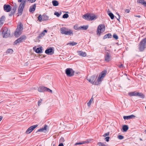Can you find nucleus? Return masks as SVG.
Instances as JSON below:
<instances>
[{
	"label": "nucleus",
	"mask_w": 146,
	"mask_h": 146,
	"mask_svg": "<svg viewBox=\"0 0 146 146\" xmlns=\"http://www.w3.org/2000/svg\"><path fill=\"white\" fill-rule=\"evenodd\" d=\"M88 28V26L86 25L85 26L84 25L83 26H81L79 27V29H82L83 30H87Z\"/></svg>",
	"instance_id": "cd10ccee"
},
{
	"label": "nucleus",
	"mask_w": 146,
	"mask_h": 146,
	"mask_svg": "<svg viewBox=\"0 0 146 146\" xmlns=\"http://www.w3.org/2000/svg\"><path fill=\"white\" fill-rule=\"evenodd\" d=\"M137 96L142 98H143L145 97V96L144 94L140 92H137Z\"/></svg>",
	"instance_id": "4be33fe9"
},
{
	"label": "nucleus",
	"mask_w": 146,
	"mask_h": 146,
	"mask_svg": "<svg viewBox=\"0 0 146 146\" xmlns=\"http://www.w3.org/2000/svg\"><path fill=\"white\" fill-rule=\"evenodd\" d=\"M110 134V133L109 132H108V133H105L104 135V137H106L107 136H108Z\"/></svg>",
	"instance_id": "a18cd8bd"
},
{
	"label": "nucleus",
	"mask_w": 146,
	"mask_h": 146,
	"mask_svg": "<svg viewBox=\"0 0 146 146\" xmlns=\"http://www.w3.org/2000/svg\"><path fill=\"white\" fill-rule=\"evenodd\" d=\"M38 125H36L31 126L29 127L26 131L25 133L26 134L30 133L35 129L38 126Z\"/></svg>",
	"instance_id": "9d476101"
},
{
	"label": "nucleus",
	"mask_w": 146,
	"mask_h": 146,
	"mask_svg": "<svg viewBox=\"0 0 146 146\" xmlns=\"http://www.w3.org/2000/svg\"><path fill=\"white\" fill-rule=\"evenodd\" d=\"M77 53L80 56L82 57H85L86 56V52L81 51H78Z\"/></svg>",
	"instance_id": "f3484780"
},
{
	"label": "nucleus",
	"mask_w": 146,
	"mask_h": 146,
	"mask_svg": "<svg viewBox=\"0 0 146 146\" xmlns=\"http://www.w3.org/2000/svg\"><path fill=\"white\" fill-rule=\"evenodd\" d=\"M62 13L60 12V13H59L58 12H55L54 13V15H56L57 17H59L61 14Z\"/></svg>",
	"instance_id": "72a5a7b5"
},
{
	"label": "nucleus",
	"mask_w": 146,
	"mask_h": 146,
	"mask_svg": "<svg viewBox=\"0 0 146 146\" xmlns=\"http://www.w3.org/2000/svg\"><path fill=\"white\" fill-rule=\"evenodd\" d=\"M45 53L47 54L51 55L54 53V51L52 48H50L46 50Z\"/></svg>",
	"instance_id": "f8f14e48"
},
{
	"label": "nucleus",
	"mask_w": 146,
	"mask_h": 146,
	"mask_svg": "<svg viewBox=\"0 0 146 146\" xmlns=\"http://www.w3.org/2000/svg\"><path fill=\"white\" fill-rule=\"evenodd\" d=\"M118 138L119 139L121 140L123 139L124 136L122 135H119L118 136Z\"/></svg>",
	"instance_id": "ea45409f"
},
{
	"label": "nucleus",
	"mask_w": 146,
	"mask_h": 146,
	"mask_svg": "<svg viewBox=\"0 0 146 146\" xmlns=\"http://www.w3.org/2000/svg\"><path fill=\"white\" fill-rule=\"evenodd\" d=\"M117 15H118V18H117V19L119 21V19H120V15H119V14H117Z\"/></svg>",
	"instance_id": "5fc2aeb1"
},
{
	"label": "nucleus",
	"mask_w": 146,
	"mask_h": 146,
	"mask_svg": "<svg viewBox=\"0 0 146 146\" xmlns=\"http://www.w3.org/2000/svg\"><path fill=\"white\" fill-rule=\"evenodd\" d=\"M3 119V117L2 116H0V121Z\"/></svg>",
	"instance_id": "052dcab7"
},
{
	"label": "nucleus",
	"mask_w": 146,
	"mask_h": 146,
	"mask_svg": "<svg viewBox=\"0 0 146 146\" xmlns=\"http://www.w3.org/2000/svg\"><path fill=\"white\" fill-rule=\"evenodd\" d=\"M23 29V25L22 24L18 25L14 33V36L16 37H18L21 34Z\"/></svg>",
	"instance_id": "7ed1b4c3"
},
{
	"label": "nucleus",
	"mask_w": 146,
	"mask_h": 146,
	"mask_svg": "<svg viewBox=\"0 0 146 146\" xmlns=\"http://www.w3.org/2000/svg\"><path fill=\"white\" fill-rule=\"evenodd\" d=\"M108 15L111 18V19H114V15H113V14L112 13H111V12L108 13Z\"/></svg>",
	"instance_id": "7c9ffc66"
},
{
	"label": "nucleus",
	"mask_w": 146,
	"mask_h": 146,
	"mask_svg": "<svg viewBox=\"0 0 146 146\" xmlns=\"http://www.w3.org/2000/svg\"><path fill=\"white\" fill-rule=\"evenodd\" d=\"M26 2L25 0H24L19 5L18 10V13L17 14H19L18 15H21L22 14L23 9L25 7Z\"/></svg>",
	"instance_id": "39448f33"
},
{
	"label": "nucleus",
	"mask_w": 146,
	"mask_h": 146,
	"mask_svg": "<svg viewBox=\"0 0 146 146\" xmlns=\"http://www.w3.org/2000/svg\"><path fill=\"white\" fill-rule=\"evenodd\" d=\"M43 21H46L49 19V17L46 14H43L42 15Z\"/></svg>",
	"instance_id": "5701e85b"
},
{
	"label": "nucleus",
	"mask_w": 146,
	"mask_h": 146,
	"mask_svg": "<svg viewBox=\"0 0 146 146\" xmlns=\"http://www.w3.org/2000/svg\"><path fill=\"white\" fill-rule=\"evenodd\" d=\"M46 87L44 86L40 87L38 88V91L40 92L45 91Z\"/></svg>",
	"instance_id": "6ab92c4d"
},
{
	"label": "nucleus",
	"mask_w": 146,
	"mask_h": 146,
	"mask_svg": "<svg viewBox=\"0 0 146 146\" xmlns=\"http://www.w3.org/2000/svg\"><path fill=\"white\" fill-rule=\"evenodd\" d=\"M93 98H91L88 102L87 103V105L88 106H90V105L91 104V102L93 101Z\"/></svg>",
	"instance_id": "f704fd0d"
},
{
	"label": "nucleus",
	"mask_w": 146,
	"mask_h": 146,
	"mask_svg": "<svg viewBox=\"0 0 146 146\" xmlns=\"http://www.w3.org/2000/svg\"><path fill=\"white\" fill-rule=\"evenodd\" d=\"M97 145L99 146H107L104 143L101 142H99L97 143Z\"/></svg>",
	"instance_id": "473e14b6"
},
{
	"label": "nucleus",
	"mask_w": 146,
	"mask_h": 146,
	"mask_svg": "<svg viewBox=\"0 0 146 146\" xmlns=\"http://www.w3.org/2000/svg\"><path fill=\"white\" fill-rule=\"evenodd\" d=\"M13 6H14V7H16V8H17V5L15 3L14 4H13Z\"/></svg>",
	"instance_id": "6e6d98bb"
},
{
	"label": "nucleus",
	"mask_w": 146,
	"mask_h": 146,
	"mask_svg": "<svg viewBox=\"0 0 146 146\" xmlns=\"http://www.w3.org/2000/svg\"><path fill=\"white\" fill-rule=\"evenodd\" d=\"M4 10L7 12H9L11 9L10 6L8 4H5L3 6Z\"/></svg>",
	"instance_id": "9b49d317"
},
{
	"label": "nucleus",
	"mask_w": 146,
	"mask_h": 146,
	"mask_svg": "<svg viewBox=\"0 0 146 146\" xmlns=\"http://www.w3.org/2000/svg\"><path fill=\"white\" fill-rule=\"evenodd\" d=\"M42 100L41 99L40 100H38V106H40V105H41V104L42 103Z\"/></svg>",
	"instance_id": "a19ab883"
},
{
	"label": "nucleus",
	"mask_w": 146,
	"mask_h": 146,
	"mask_svg": "<svg viewBox=\"0 0 146 146\" xmlns=\"http://www.w3.org/2000/svg\"><path fill=\"white\" fill-rule=\"evenodd\" d=\"M38 19L39 22H41L42 21H43L42 15H39L38 17Z\"/></svg>",
	"instance_id": "2f4dec72"
},
{
	"label": "nucleus",
	"mask_w": 146,
	"mask_h": 146,
	"mask_svg": "<svg viewBox=\"0 0 146 146\" xmlns=\"http://www.w3.org/2000/svg\"><path fill=\"white\" fill-rule=\"evenodd\" d=\"M110 137H106L105 138V140L107 142H108L109 141V139H110Z\"/></svg>",
	"instance_id": "79ce46f5"
},
{
	"label": "nucleus",
	"mask_w": 146,
	"mask_h": 146,
	"mask_svg": "<svg viewBox=\"0 0 146 146\" xmlns=\"http://www.w3.org/2000/svg\"><path fill=\"white\" fill-rule=\"evenodd\" d=\"M65 72L67 76L71 77L74 75V71L72 69L68 68L66 70Z\"/></svg>",
	"instance_id": "6e6552de"
},
{
	"label": "nucleus",
	"mask_w": 146,
	"mask_h": 146,
	"mask_svg": "<svg viewBox=\"0 0 146 146\" xmlns=\"http://www.w3.org/2000/svg\"><path fill=\"white\" fill-rule=\"evenodd\" d=\"M77 44V43H76V42H71L68 44H69L72 46H74V45H76Z\"/></svg>",
	"instance_id": "c9c22d12"
},
{
	"label": "nucleus",
	"mask_w": 146,
	"mask_h": 146,
	"mask_svg": "<svg viewBox=\"0 0 146 146\" xmlns=\"http://www.w3.org/2000/svg\"><path fill=\"white\" fill-rule=\"evenodd\" d=\"M29 1H30L31 3H33L35 2L36 0H28Z\"/></svg>",
	"instance_id": "09e8293b"
},
{
	"label": "nucleus",
	"mask_w": 146,
	"mask_h": 146,
	"mask_svg": "<svg viewBox=\"0 0 146 146\" xmlns=\"http://www.w3.org/2000/svg\"><path fill=\"white\" fill-rule=\"evenodd\" d=\"M14 13H13V11H11V14L9 15L10 16H12L13 15H14Z\"/></svg>",
	"instance_id": "864d4df0"
},
{
	"label": "nucleus",
	"mask_w": 146,
	"mask_h": 146,
	"mask_svg": "<svg viewBox=\"0 0 146 146\" xmlns=\"http://www.w3.org/2000/svg\"><path fill=\"white\" fill-rule=\"evenodd\" d=\"M74 28L75 30H77L78 29H79V27L78 28V26L77 25H75L74 27Z\"/></svg>",
	"instance_id": "de8ad7c7"
},
{
	"label": "nucleus",
	"mask_w": 146,
	"mask_h": 146,
	"mask_svg": "<svg viewBox=\"0 0 146 146\" xmlns=\"http://www.w3.org/2000/svg\"><path fill=\"white\" fill-rule=\"evenodd\" d=\"M137 92H131L129 93L128 95L130 96H137Z\"/></svg>",
	"instance_id": "b1692460"
},
{
	"label": "nucleus",
	"mask_w": 146,
	"mask_h": 146,
	"mask_svg": "<svg viewBox=\"0 0 146 146\" xmlns=\"http://www.w3.org/2000/svg\"><path fill=\"white\" fill-rule=\"evenodd\" d=\"M42 50L41 47L38 48H36L35 50V52L36 53H41L42 52Z\"/></svg>",
	"instance_id": "c85d7f7f"
},
{
	"label": "nucleus",
	"mask_w": 146,
	"mask_h": 146,
	"mask_svg": "<svg viewBox=\"0 0 146 146\" xmlns=\"http://www.w3.org/2000/svg\"><path fill=\"white\" fill-rule=\"evenodd\" d=\"M135 16L139 18H140L141 17V16L140 15H135Z\"/></svg>",
	"instance_id": "bf43d9fd"
},
{
	"label": "nucleus",
	"mask_w": 146,
	"mask_h": 146,
	"mask_svg": "<svg viewBox=\"0 0 146 146\" xmlns=\"http://www.w3.org/2000/svg\"><path fill=\"white\" fill-rule=\"evenodd\" d=\"M16 7H13V9L12 10V11L13 12V13H15V11L16 10L17 8H16Z\"/></svg>",
	"instance_id": "37998d69"
},
{
	"label": "nucleus",
	"mask_w": 146,
	"mask_h": 146,
	"mask_svg": "<svg viewBox=\"0 0 146 146\" xmlns=\"http://www.w3.org/2000/svg\"><path fill=\"white\" fill-rule=\"evenodd\" d=\"M50 89L46 87L45 91L49 92Z\"/></svg>",
	"instance_id": "8fccbe9b"
},
{
	"label": "nucleus",
	"mask_w": 146,
	"mask_h": 146,
	"mask_svg": "<svg viewBox=\"0 0 146 146\" xmlns=\"http://www.w3.org/2000/svg\"><path fill=\"white\" fill-rule=\"evenodd\" d=\"M105 26L104 25L101 24L98 27L97 33L98 35H100V34L105 31Z\"/></svg>",
	"instance_id": "0eeeda50"
},
{
	"label": "nucleus",
	"mask_w": 146,
	"mask_h": 146,
	"mask_svg": "<svg viewBox=\"0 0 146 146\" xmlns=\"http://www.w3.org/2000/svg\"><path fill=\"white\" fill-rule=\"evenodd\" d=\"M36 7V4H35L31 6L30 7L29 11V12L33 13L35 11Z\"/></svg>",
	"instance_id": "2eb2a0df"
},
{
	"label": "nucleus",
	"mask_w": 146,
	"mask_h": 146,
	"mask_svg": "<svg viewBox=\"0 0 146 146\" xmlns=\"http://www.w3.org/2000/svg\"><path fill=\"white\" fill-rule=\"evenodd\" d=\"M26 38L25 35L21 36L14 42V44H17L18 43L22 42L23 40H25Z\"/></svg>",
	"instance_id": "1a4fd4ad"
},
{
	"label": "nucleus",
	"mask_w": 146,
	"mask_h": 146,
	"mask_svg": "<svg viewBox=\"0 0 146 146\" xmlns=\"http://www.w3.org/2000/svg\"><path fill=\"white\" fill-rule=\"evenodd\" d=\"M125 11L127 13H129L130 12V10L129 9H126L125 10Z\"/></svg>",
	"instance_id": "3c124183"
},
{
	"label": "nucleus",
	"mask_w": 146,
	"mask_h": 146,
	"mask_svg": "<svg viewBox=\"0 0 146 146\" xmlns=\"http://www.w3.org/2000/svg\"><path fill=\"white\" fill-rule=\"evenodd\" d=\"M47 31L46 30H45L42 31L40 35L38 36V38H40L41 37L44 36L45 35V33H47Z\"/></svg>",
	"instance_id": "aec40b11"
},
{
	"label": "nucleus",
	"mask_w": 146,
	"mask_h": 146,
	"mask_svg": "<svg viewBox=\"0 0 146 146\" xmlns=\"http://www.w3.org/2000/svg\"><path fill=\"white\" fill-rule=\"evenodd\" d=\"M145 132L146 133V129L145 130Z\"/></svg>",
	"instance_id": "e2e57ef3"
},
{
	"label": "nucleus",
	"mask_w": 146,
	"mask_h": 146,
	"mask_svg": "<svg viewBox=\"0 0 146 146\" xmlns=\"http://www.w3.org/2000/svg\"><path fill=\"white\" fill-rule=\"evenodd\" d=\"M113 36V37L116 40H117L118 38V36L115 34H114Z\"/></svg>",
	"instance_id": "58836bf2"
},
{
	"label": "nucleus",
	"mask_w": 146,
	"mask_h": 146,
	"mask_svg": "<svg viewBox=\"0 0 146 146\" xmlns=\"http://www.w3.org/2000/svg\"><path fill=\"white\" fill-rule=\"evenodd\" d=\"M53 5L54 6H56L58 5V1L56 0H54L52 1Z\"/></svg>",
	"instance_id": "c756f323"
},
{
	"label": "nucleus",
	"mask_w": 146,
	"mask_h": 146,
	"mask_svg": "<svg viewBox=\"0 0 146 146\" xmlns=\"http://www.w3.org/2000/svg\"><path fill=\"white\" fill-rule=\"evenodd\" d=\"M137 3L141 4L146 7V2L144 0H138L137 1Z\"/></svg>",
	"instance_id": "a211bd4d"
},
{
	"label": "nucleus",
	"mask_w": 146,
	"mask_h": 146,
	"mask_svg": "<svg viewBox=\"0 0 146 146\" xmlns=\"http://www.w3.org/2000/svg\"><path fill=\"white\" fill-rule=\"evenodd\" d=\"M75 74H78V72H75Z\"/></svg>",
	"instance_id": "69168bd1"
},
{
	"label": "nucleus",
	"mask_w": 146,
	"mask_h": 146,
	"mask_svg": "<svg viewBox=\"0 0 146 146\" xmlns=\"http://www.w3.org/2000/svg\"><path fill=\"white\" fill-rule=\"evenodd\" d=\"M66 33L65 35H73V33L72 31L70 29H69L68 31H66Z\"/></svg>",
	"instance_id": "412c9836"
},
{
	"label": "nucleus",
	"mask_w": 146,
	"mask_h": 146,
	"mask_svg": "<svg viewBox=\"0 0 146 146\" xmlns=\"http://www.w3.org/2000/svg\"><path fill=\"white\" fill-rule=\"evenodd\" d=\"M122 129L123 131L126 132L128 130L129 127L128 125H125L123 126Z\"/></svg>",
	"instance_id": "a878e982"
},
{
	"label": "nucleus",
	"mask_w": 146,
	"mask_h": 146,
	"mask_svg": "<svg viewBox=\"0 0 146 146\" xmlns=\"http://www.w3.org/2000/svg\"><path fill=\"white\" fill-rule=\"evenodd\" d=\"M48 126L47 125H45L44 127L38 129L37 132H45L47 131Z\"/></svg>",
	"instance_id": "ddd939ff"
},
{
	"label": "nucleus",
	"mask_w": 146,
	"mask_h": 146,
	"mask_svg": "<svg viewBox=\"0 0 146 146\" xmlns=\"http://www.w3.org/2000/svg\"><path fill=\"white\" fill-rule=\"evenodd\" d=\"M83 144H85L86 143H89V141H88V140H86V141H83Z\"/></svg>",
	"instance_id": "49530a36"
},
{
	"label": "nucleus",
	"mask_w": 146,
	"mask_h": 146,
	"mask_svg": "<svg viewBox=\"0 0 146 146\" xmlns=\"http://www.w3.org/2000/svg\"><path fill=\"white\" fill-rule=\"evenodd\" d=\"M49 92H50V93H52V90L50 89Z\"/></svg>",
	"instance_id": "680f3d73"
},
{
	"label": "nucleus",
	"mask_w": 146,
	"mask_h": 146,
	"mask_svg": "<svg viewBox=\"0 0 146 146\" xmlns=\"http://www.w3.org/2000/svg\"><path fill=\"white\" fill-rule=\"evenodd\" d=\"M83 144V142L82 141V142H81L76 143L75 144V145H82V144Z\"/></svg>",
	"instance_id": "c03bdc74"
},
{
	"label": "nucleus",
	"mask_w": 146,
	"mask_h": 146,
	"mask_svg": "<svg viewBox=\"0 0 146 146\" xmlns=\"http://www.w3.org/2000/svg\"><path fill=\"white\" fill-rule=\"evenodd\" d=\"M105 61L107 62H108L110 60L111 56L108 52H106V54L105 55Z\"/></svg>",
	"instance_id": "4468645a"
},
{
	"label": "nucleus",
	"mask_w": 146,
	"mask_h": 146,
	"mask_svg": "<svg viewBox=\"0 0 146 146\" xmlns=\"http://www.w3.org/2000/svg\"><path fill=\"white\" fill-rule=\"evenodd\" d=\"M13 50L12 49H9L7 50V52L8 53H13Z\"/></svg>",
	"instance_id": "4c0bfd02"
},
{
	"label": "nucleus",
	"mask_w": 146,
	"mask_h": 146,
	"mask_svg": "<svg viewBox=\"0 0 146 146\" xmlns=\"http://www.w3.org/2000/svg\"><path fill=\"white\" fill-rule=\"evenodd\" d=\"M140 140L141 141V140H142V139H140Z\"/></svg>",
	"instance_id": "338daca9"
},
{
	"label": "nucleus",
	"mask_w": 146,
	"mask_h": 146,
	"mask_svg": "<svg viewBox=\"0 0 146 146\" xmlns=\"http://www.w3.org/2000/svg\"><path fill=\"white\" fill-rule=\"evenodd\" d=\"M123 67V65L122 64H121V65H120L119 66V67L120 68H122Z\"/></svg>",
	"instance_id": "13d9d810"
},
{
	"label": "nucleus",
	"mask_w": 146,
	"mask_h": 146,
	"mask_svg": "<svg viewBox=\"0 0 146 146\" xmlns=\"http://www.w3.org/2000/svg\"><path fill=\"white\" fill-rule=\"evenodd\" d=\"M83 18L87 20L92 21L97 19V17L95 15H91L90 14L87 13L84 15L83 16Z\"/></svg>",
	"instance_id": "f03ea898"
},
{
	"label": "nucleus",
	"mask_w": 146,
	"mask_h": 146,
	"mask_svg": "<svg viewBox=\"0 0 146 146\" xmlns=\"http://www.w3.org/2000/svg\"><path fill=\"white\" fill-rule=\"evenodd\" d=\"M146 38L142 40L138 45V49L140 52H142L144 50L146 46Z\"/></svg>",
	"instance_id": "20e7f679"
},
{
	"label": "nucleus",
	"mask_w": 146,
	"mask_h": 146,
	"mask_svg": "<svg viewBox=\"0 0 146 146\" xmlns=\"http://www.w3.org/2000/svg\"><path fill=\"white\" fill-rule=\"evenodd\" d=\"M60 141L61 142H63L64 141V139L62 137L60 139Z\"/></svg>",
	"instance_id": "603ef678"
},
{
	"label": "nucleus",
	"mask_w": 146,
	"mask_h": 146,
	"mask_svg": "<svg viewBox=\"0 0 146 146\" xmlns=\"http://www.w3.org/2000/svg\"><path fill=\"white\" fill-rule=\"evenodd\" d=\"M107 71L104 70L99 75V77L97 80V82H95L96 77L94 76H93L91 77L90 78H87V80L92 84H94L95 85H98L100 84V82L103 79V78L105 76L107 73Z\"/></svg>",
	"instance_id": "f257e3e1"
},
{
	"label": "nucleus",
	"mask_w": 146,
	"mask_h": 146,
	"mask_svg": "<svg viewBox=\"0 0 146 146\" xmlns=\"http://www.w3.org/2000/svg\"><path fill=\"white\" fill-rule=\"evenodd\" d=\"M58 146H64V145L63 143H61Z\"/></svg>",
	"instance_id": "4d7b16f0"
},
{
	"label": "nucleus",
	"mask_w": 146,
	"mask_h": 146,
	"mask_svg": "<svg viewBox=\"0 0 146 146\" xmlns=\"http://www.w3.org/2000/svg\"><path fill=\"white\" fill-rule=\"evenodd\" d=\"M3 101H1L0 102V104Z\"/></svg>",
	"instance_id": "0e129e2a"
},
{
	"label": "nucleus",
	"mask_w": 146,
	"mask_h": 146,
	"mask_svg": "<svg viewBox=\"0 0 146 146\" xmlns=\"http://www.w3.org/2000/svg\"><path fill=\"white\" fill-rule=\"evenodd\" d=\"M135 116L133 115H130L129 116H123V119H131L132 118H135Z\"/></svg>",
	"instance_id": "dca6fc26"
},
{
	"label": "nucleus",
	"mask_w": 146,
	"mask_h": 146,
	"mask_svg": "<svg viewBox=\"0 0 146 146\" xmlns=\"http://www.w3.org/2000/svg\"><path fill=\"white\" fill-rule=\"evenodd\" d=\"M2 36L3 38H7L10 36V30L7 28H4L3 30Z\"/></svg>",
	"instance_id": "423d86ee"
},
{
	"label": "nucleus",
	"mask_w": 146,
	"mask_h": 146,
	"mask_svg": "<svg viewBox=\"0 0 146 146\" xmlns=\"http://www.w3.org/2000/svg\"><path fill=\"white\" fill-rule=\"evenodd\" d=\"M69 17V15L68 14L65 13L64 14L63 16L62 17L63 18H68Z\"/></svg>",
	"instance_id": "e433bc0d"
},
{
	"label": "nucleus",
	"mask_w": 146,
	"mask_h": 146,
	"mask_svg": "<svg viewBox=\"0 0 146 146\" xmlns=\"http://www.w3.org/2000/svg\"><path fill=\"white\" fill-rule=\"evenodd\" d=\"M112 36V35L111 34L109 33L105 35L103 37V39H105L107 38H110Z\"/></svg>",
	"instance_id": "393cba45"
},
{
	"label": "nucleus",
	"mask_w": 146,
	"mask_h": 146,
	"mask_svg": "<svg viewBox=\"0 0 146 146\" xmlns=\"http://www.w3.org/2000/svg\"><path fill=\"white\" fill-rule=\"evenodd\" d=\"M61 33L62 34H64L65 35L66 33V28L63 27L60 29Z\"/></svg>",
	"instance_id": "bb28decb"
}]
</instances>
